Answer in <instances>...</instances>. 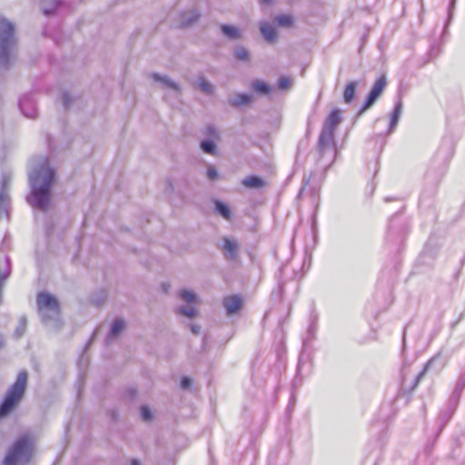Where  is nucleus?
Returning <instances> with one entry per match:
<instances>
[{
	"label": "nucleus",
	"mask_w": 465,
	"mask_h": 465,
	"mask_svg": "<svg viewBox=\"0 0 465 465\" xmlns=\"http://www.w3.org/2000/svg\"><path fill=\"white\" fill-rule=\"evenodd\" d=\"M341 120L340 111L332 110L325 119L319 135L317 164L323 170H327L335 161L337 152L334 133Z\"/></svg>",
	"instance_id": "f03ea898"
},
{
	"label": "nucleus",
	"mask_w": 465,
	"mask_h": 465,
	"mask_svg": "<svg viewBox=\"0 0 465 465\" xmlns=\"http://www.w3.org/2000/svg\"><path fill=\"white\" fill-rule=\"evenodd\" d=\"M308 187L310 196L312 198V203L315 206L316 211L320 204V190L317 187H310V177L308 179L305 177L303 178V185L298 193V197H302L307 193Z\"/></svg>",
	"instance_id": "9b49d317"
},
{
	"label": "nucleus",
	"mask_w": 465,
	"mask_h": 465,
	"mask_svg": "<svg viewBox=\"0 0 465 465\" xmlns=\"http://www.w3.org/2000/svg\"><path fill=\"white\" fill-rule=\"evenodd\" d=\"M252 96L249 94H237L229 99V103L233 107H240L252 102Z\"/></svg>",
	"instance_id": "aec40b11"
},
{
	"label": "nucleus",
	"mask_w": 465,
	"mask_h": 465,
	"mask_svg": "<svg viewBox=\"0 0 465 465\" xmlns=\"http://www.w3.org/2000/svg\"><path fill=\"white\" fill-rule=\"evenodd\" d=\"M32 443L25 438H19L9 450L4 460V465H18L28 462L31 459Z\"/></svg>",
	"instance_id": "39448f33"
},
{
	"label": "nucleus",
	"mask_w": 465,
	"mask_h": 465,
	"mask_svg": "<svg viewBox=\"0 0 465 465\" xmlns=\"http://www.w3.org/2000/svg\"><path fill=\"white\" fill-rule=\"evenodd\" d=\"M242 183L247 188H261L265 182L259 176L251 175L244 178Z\"/></svg>",
	"instance_id": "4be33fe9"
},
{
	"label": "nucleus",
	"mask_w": 465,
	"mask_h": 465,
	"mask_svg": "<svg viewBox=\"0 0 465 465\" xmlns=\"http://www.w3.org/2000/svg\"><path fill=\"white\" fill-rule=\"evenodd\" d=\"M141 417L144 421H149L153 418L152 411L148 406H142L141 407Z\"/></svg>",
	"instance_id": "473e14b6"
},
{
	"label": "nucleus",
	"mask_w": 465,
	"mask_h": 465,
	"mask_svg": "<svg viewBox=\"0 0 465 465\" xmlns=\"http://www.w3.org/2000/svg\"><path fill=\"white\" fill-rule=\"evenodd\" d=\"M465 386V374L460 375L458 382H457V390H462Z\"/></svg>",
	"instance_id": "79ce46f5"
},
{
	"label": "nucleus",
	"mask_w": 465,
	"mask_h": 465,
	"mask_svg": "<svg viewBox=\"0 0 465 465\" xmlns=\"http://www.w3.org/2000/svg\"><path fill=\"white\" fill-rule=\"evenodd\" d=\"M27 319L25 316H21L18 321V325L15 331V336L16 338L22 337L26 330Z\"/></svg>",
	"instance_id": "cd10ccee"
},
{
	"label": "nucleus",
	"mask_w": 465,
	"mask_h": 465,
	"mask_svg": "<svg viewBox=\"0 0 465 465\" xmlns=\"http://www.w3.org/2000/svg\"><path fill=\"white\" fill-rule=\"evenodd\" d=\"M204 134L211 136L213 138H218L219 136V134L213 125L206 126L204 129Z\"/></svg>",
	"instance_id": "f704fd0d"
},
{
	"label": "nucleus",
	"mask_w": 465,
	"mask_h": 465,
	"mask_svg": "<svg viewBox=\"0 0 465 465\" xmlns=\"http://www.w3.org/2000/svg\"><path fill=\"white\" fill-rule=\"evenodd\" d=\"M455 4H456V0H450V5H449V17H448L447 25L450 22V20L452 18Z\"/></svg>",
	"instance_id": "ea45409f"
},
{
	"label": "nucleus",
	"mask_w": 465,
	"mask_h": 465,
	"mask_svg": "<svg viewBox=\"0 0 465 465\" xmlns=\"http://www.w3.org/2000/svg\"><path fill=\"white\" fill-rule=\"evenodd\" d=\"M274 22L282 27H290L293 24V17L291 15H279L274 17Z\"/></svg>",
	"instance_id": "a878e982"
},
{
	"label": "nucleus",
	"mask_w": 465,
	"mask_h": 465,
	"mask_svg": "<svg viewBox=\"0 0 465 465\" xmlns=\"http://www.w3.org/2000/svg\"><path fill=\"white\" fill-rule=\"evenodd\" d=\"M200 330H201V327L200 326H197V325H192L191 326V331L195 333V334H198L200 332Z\"/></svg>",
	"instance_id": "37998d69"
},
{
	"label": "nucleus",
	"mask_w": 465,
	"mask_h": 465,
	"mask_svg": "<svg viewBox=\"0 0 465 465\" xmlns=\"http://www.w3.org/2000/svg\"><path fill=\"white\" fill-rule=\"evenodd\" d=\"M37 307L45 322H47L49 319L56 318L59 314L58 301L48 292L38 293Z\"/></svg>",
	"instance_id": "423d86ee"
},
{
	"label": "nucleus",
	"mask_w": 465,
	"mask_h": 465,
	"mask_svg": "<svg viewBox=\"0 0 465 465\" xmlns=\"http://www.w3.org/2000/svg\"><path fill=\"white\" fill-rule=\"evenodd\" d=\"M402 103L401 100H399L395 106L393 111L391 114V121L388 128V133L391 134L395 129L396 125L398 124V122L400 120L401 114L402 113Z\"/></svg>",
	"instance_id": "a211bd4d"
},
{
	"label": "nucleus",
	"mask_w": 465,
	"mask_h": 465,
	"mask_svg": "<svg viewBox=\"0 0 465 465\" xmlns=\"http://www.w3.org/2000/svg\"><path fill=\"white\" fill-rule=\"evenodd\" d=\"M234 56L239 61L248 62L250 60V52L242 45H237L234 48Z\"/></svg>",
	"instance_id": "393cba45"
},
{
	"label": "nucleus",
	"mask_w": 465,
	"mask_h": 465,
	"mask_svg": "<svg viewBox=\"0 0 465 465\" xmlns=\"http://www.w3.org/2000/svg\"><path fill=\"white\" fill-rule=\"evenodd\" d=\"M259 28L266 42L272 44L277 39L275 27L266 21L260 22Z\"/></svg>",
	"instance_id": "4468645a"
},
{
	"label": "nucleus",
	"mask_w": 465,
	"mask_h": 465,
	"mask_svg": "<svg viewBox=\"0 0 465 465\" xmlns=\"http://www.w3.org/2000/svg\"><path fill=\"white\" fill-rule=\"evenodd\" d=\"M129 465H141V463L138 460L133 459Z\"/></svg>",
	"instance_id": "c03bdc74"
},
{
	"label": "nucleus",
	"mask_w": 465,
	"mask_h": 465,
	"mask_svg": "<svg viewBox=\"0 0 465 465\" xmlns=\"http://www.w3.org/2000/svg\"><path fill=\"white\" fill-rule=\"evenodd\" d=\"M201 149L209 154H214L216 152V145L213 140H203L201 142Z\"/></svg>",
	"instance_id": "c85d7f7f"
},
{
	"label": "nucleus",
	"mask_w": 465,
	"mask_h": 465,
	"mask_svg": "<svg viewBox=\"0 0 465 465\" xmlns=\"http://www.w3.org/2000/svg\"><path fill=\"white\" fill-rule=\"evenodd\" d=\"M207 177L209 180L213 181L216 180L219 177V173L214 166H209L207 168Z\"/></svg>",
	"instance_id": "c9c22d12"
},
{
	"label": "nucleus",
	"mask_w": 465,
	"mask_h": 465,
	"mask_svg": "<svg viewBox=\"0 0 465 465\" xmlns=\"http://www.w3.org/2000/svg\"><path fill=\"white\" fill-rule=\"evenodd\" d=\"M63 104L64 108H69L72 103V97L68 93H64L62 95Z\"/></svg>",
	"instance_id": "4c0bfd02"
},
{
	"label": "nucleus",
	"mask_w": 465,
	"mask_h": 465,
	"mask_svg": "<svg viewBox=\"0 0 465 465\" xmlns=\"http://www.w3.org/2000/svg\"><path fill=\"white\" fill-rule=\"evenodd\" d=\"M197 85L200 90L206 94H212L213 93V84L203 76L197 79Z\"/></svg>",
	"instance_id": "bb28decb"
},
{
	"label": "nucleus",
	"mask_w": 465,
	"mask_h": 465,
	"mask_svg": "<svg viewBox=\"0 0 465 465\" xmlns=\"http://www.w3.org/2000/svg\"><path fill=\"white\" fill-rule=\"evenodd\" d=\"M10 183V179L8 176L4 175L2 181V190L0 191V218L4 215H7V206H8V195L5 193V190Z\"/></svg>",
	"instance_id": "ddd939ff"
},
{
	"label": "nucleus",
	"mask_w": 465,
	"mask_h": 465,
	"mask_svg": "<svg viewBox=\"0 0 465 465\" xmlns=\"http://www.w3.org/2000/svg\"><path fill=\"white\" fill-rule=\"evenodd\" d=\"M242 304V299L238 295L226 296L223 301V305L228 315L236 313L241 309Z\"/></svg>",
	"instance_id": "f8f14e48"
},
{
	"label": "nucleus",
	"mask_w": 465,
	"mask_h": 465,
	"mask_svg": "<svg viewBox=\"0 0 465 465\" xmlns=\"http://www.w3.org/2000/svg\"><path fill=\"white\" fill-rule=\"evenodd\" d=\"M272 2V0H261L262 4H266V5L271 4Z\"/></svg>",
	"instance_id": "a18cd8bd"
},
{
	"label": "nucleus",
	"mask_w": 465,
	"mask_h": 465,
	"mask_svg": "<svg viewBox=\"0 0 465 465\" xmlns=\"http://www.w3.org/2000/svg\"><path fill=\"white\" fill-rule=\"evenodd\" d=\"M356 88L357 83L354 81H351L346 84L343 93V100L345 104H351L353 101L356 93Z\"/></svg>",
	"instance_id": "412c9836"
},
{
	"label": "nucleus",
	"mask_w": 465,
	"mask_h": 465,
	"mask_svg": "<svg viewBox=\"0 0 465 465\" xmlns=\"http://www.w3.org/2000/svg\"><path fill=\"white\" fill-rule=\"evenodd\" d=\"M200 17V14L197 10L193 9L188 12L182 14L181 27H187L195 23Z\"/></svg>",
	"instance_id": "6ab92c4d"
},
{
	"label": "nucleus",
	"mask_w": 465,
	"mask_h": 465,
	"mask_svg": "<svg viewBox=\"0 0 465 465\" xmlns=\"http://www.w3.org/2000/svg\"><path fill=\"white\" fill-rule=\"evenodd\" d=\"M443 366V362L441 361V356L440 354H437L433 356L423 367L422 371H420L418 375L415 377L414 383L411 387V389H414L418 386L420 381L424 376V374L430 371V369L436 367V370L441 369Z\"/></svg>",
	"instance_id": "9d476101"
},
{
	"label": "nucleus",
	"mask_w": 465,
	"mask_h": 465,
	"mask_svg": "<svg viewBox=\"0 0 465 465\" xmlns=\"http://www.w3.org/2000/svg\"><path fill=\"white\" fill-rule=\"evenodd\" d=\"M223 35L229 40H239L242 37V33L240 28L230 25H221L220 26Z\"/></svg>",
	"instance_id": "f3484780"
},
{
	"label": "nucleus",
	"mask_w": 465,
	"mask_h": 465,
	"mask_svg": "<svg viewBox=\"0 0 465 465\" xmlns=\"http://www.w3.org/2000/svg\"><path fill=\"white\" fill-rule=\"evenodd\" d=\"M215 212L226 220L231 219V211L228 205L219 200H214Z\"/></svg>",
	"instance_id": "b1692460"
},
{
	"label": "nucleus",
	"mask_w": 465,
	"mask_h": 465,
	"mask_svg": "<svg viewBox=\"0 0 465 465\" xmlns=\"http://www.w3.org/2000/svg\"><path fill=\"white\" fill-rule=\"evenodd\" d=\"M125 322L123 319H116L113 322L110 331L106 336L105 342L109 344L114 339H115L124 330Z\"/></svg>",
	"instance_id": "dca6fc26"
},
{
	"label": "nucleus",
	"mask_w": 465,
	"mask_h": 465,
	"mask_svg": "<svg viewBox=\"0 0 465 465\" xmlns=\"http://www.w3.org/2000/svg\"><path fill=\"white\" fill-rule=\"evenodd\" d=\"M176 312L178 314H181V315H183V316H186L188 318H193L195 316L196 314V311L194 308L193 307H188V306H181V307H178L176 309Z\"/></svg>",
	"instance_id": "c756f323"
},
{
	"label": "nucleus",
	"mask_w": 465,
	"mask_h": 465,
	"mask_svg": "<svg viewBox=\"0 0 465 465\" xmlns=\"http://www.w3.org/2000/svg\"><path fill=\"white\" fill-rule=\"evenodd\" d=\"M221 250L227 261H236L238 259L240 245L236 240L223 237Z\"/></svg>",
	"instance_id": "6e6552de"
},
{
	"label": "nucleus",
	"mask_w": 465,
	"mask_h": 465,
	"mask_svg": "<svg viewBox=\"0 0 465 465\" xmlns=\"http://www.w3.org/2000/svg\"><path fill=\"white\" fill-rule=\"evenodd\" d=\"M151 77L155 82H158L162 84V86L165 89H170L175 92H180V86L177 83L173 81L170 77L167 75H161L157 73H153L151 74Z\"/></svg>",
	"instance_id": "2eb2a0df"
},
{
	"label": "nucleus",
	"mask_w": 465,
	"mask_h": 465,
	"mask_svg": "<svg viewBox=\"0 0 465 465\" xmlns=\"http://www.w3.org/2000/svg\"><path fill=\"white\" fill-rule=\"evenodd\" d=\"M252 89L260 94H268L272 91V87L262 80H254L252 83Z\"/></svg>",
	"instance_id": "5701e85b"
},
{
	"label": "nucleus",
	"mask_w": 465,
	"mask_h": 465,
	"mask_svg": "<svg viewBox=\"0 0 465 465\" xmlns=\"http://www.w3.org/2000/svg\"><path fill=\"white\" fill-rule=\"evenodd\" d=\"M19 107L23 114L28 118H35L37 108L35 101L31 94H25L19 100Z\"/></svg>",
	"instance_id": "1a4fd4ad"
},
{
	"label": "nucleus",
	"mask_w": 465,
	"mask_h": 465,
	"mask_svg": "<svg viewBox=\"0 0 465 465\" xmlns=\"http://www.w3.org/2000/svg\"><path fill=\"white\" fill-rule=\"evenodd\" d=\"M27 377L28 375L25 371L18 373L16 381L9 388L0 405V419L7 415L23 397L27 384Z\"/></svg>",
	"instance_id": "20e7f679"
},
{
	"label": "nucleus",
	"mask_w": 465,
	"mask_h": 465,
	"mask_svg": "<svg viewBox=\"0 0 465 465\" xmlns=\"http://www.w3.org/2000/svg\"><path fill=\"white\" fill-rule=\"evenodd\" d=\"M180 297L188 303L194 302L196 300V295L188 290H181Z\"/></svg>",
	"instance_id": "2f4dec72"
},
{
	"label": "nucleus",
	"mask_w": 465,
	"mask_h": 465,
	"mask_svg": "<svg viewBox=\"0 0 465 465\" xmlns=\"http://www.w3.org/2000/svg\"><path fill=\"white\" fill-rule=\"evenodd\" d=\"M386 85H387V78L384 74H382L374 83L371 92L369 93V94L366 97V100H365L363 105L358 112V116L362 114L365 111H367L369 108H371L374 104V103L377 101V99L383 93Z\"/></svg>",
	"instance_id": "0eeeda50"
},
{
	"label": "nucleus",
	"mask_w": 465,
	"mask_h": 465,
	"mask_svg": "<svg viewBox=\"0 0 465 465\" xmlns=\"http://www.w3.org/2000/svg\"><path fill=\"white\" fill-rule=\"evenodd\" d=\"M316 322H317V316H315V315L311 316V324L308 329V332L310 335H313V333L316 330Z\"/></svg>",
	"instance_id": "e433bc0d"
},
{
	"label": "nucleus",
	"mask_w": 465,
	"mask_h": 465,
	"mask_svg": "<svg viewBox=\"0 0 465 465\" xmlns=\"http://www.w3.org/2000/svg\"><path fill=\"white\" fill-rule=\"evenodd\" d=\"M15 44L14 24L5 17H0V67L6 68L10 65Z\"/></svg>",
	"instance_id": "7ed1b4c3"
},
{
	"label": "nucleus",
	"mask_w": 465,
	"mask_h": 465,
	"mask_svg": "<svg viewBox=\"0 0 465 465\" xmlns=\"http://www.w3.org/2000/svg\"><path fill=\"white\" fill-rule=\"evenodd\" d=\"M192 381L188 377H183L181 381V387L184 390L188 389L191 386Z\"/></svg>",
	"instance_id": "a19ab883"
},
{
	"label": "nucleus",
	"mask_w": 465,
	"mask_h": 465,
	"mask_svg": "<svg viewBox=\"0 0 465 465\" xmlns=\"http://www.w3.org/2000/svg\"><path fill=\"white\" fill-rule=\"evenodd\" d=\"M54 174V170L49 165V160L40 157L29 173L31 194L27 201L33 208L43 212L49 209Z\"/></svg>",
	"instance_id": "f257e3e1"
},
{
	"label": "nucleus",
	"mask_w": 465,
	"mask_h": 465,
	"mask_svg": "<svg viewBox=\"0 0 465 465\" xmlns=\"http://www.w3.org/2000/svg\"><path fill=\"white\" fill-rule=\"evenodd\" d=\"M290 79L286 76H282L278 80V87L281 90L287 89L290 86Z\"/></svg>",
	"instance_id": "72a5a7b5"
},
{
	"label": "nucleus",
	"mask_w": 465,
	"mask_h": 465,
	"mask_svg": "<svg viewBox=\"0 0 465 465\" xmlns=\"http://www.w3.org/2000/svg\"><path fill=\"white\" fill-rule=\"evenodd\" d=\"M44 4H50L51 7H44L43 11L45 15L53 14L54 10L58 6L60 0H41Z\"/></svg>",
	"instance_id": "7c9ffc66"
},
{
	"label": "nucleus",
	"mask_w": 465,
	"mask_h": 465,
	"mask_svg": "<svg viewBox=\"0 0 465 465\" xmlns=\"http://www.w3.org/2000/svg\"><path fill=\"white\" fill-rule=\"evenodd\" d=\"M398 220V216H394L390 224H389V233L390 235H394V234H398V232L396 231V229L394 228V223L397 222Z\"/></svg>",
	"instance_id": "58836bf2"
},
{
	"label": "nucleus",
	"mask_w": 465,
	"mask_h": 465,
	"mask_svg": "<svg viewBox=\"0 0 465 465\" xmlns=\"http://www.w3.org/2000/svg\"><path fill=\"white\" fill-rule=\"evenodd\" d=\"M301 368H302V367H301V362H299L298 367H297V375H300V373H301Z\"/></svg>",
	"instance_id": "49530a36"
}]
</instances>
